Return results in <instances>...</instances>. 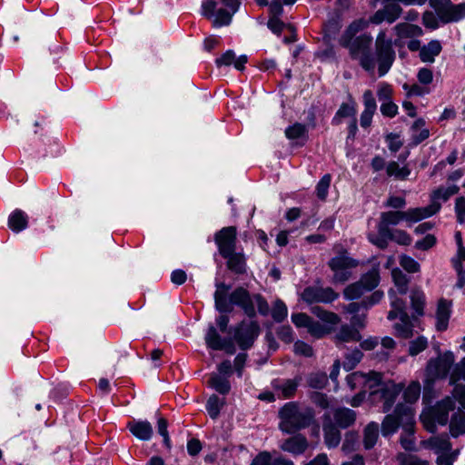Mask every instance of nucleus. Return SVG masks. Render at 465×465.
<instances>
[{
  "instance_id": "1",
  "label": "nucleus",
  "mask_w": 465,
  "mask_h": 465,
  "mask_svg": "<svg viewBox=\"0 0 465 465\" xmlns=\"http://www.w3.org/2000/svg\"><path fill=\"white\" fill-rule=\"evenodd\" d=\"M229 322H218V329L210 325L205 343L213 351H223L229 355L236 352L235 344L242 351L249 350L260 333L258 322H238L228 326Z\"/></svg>"
},
{
  "instance_id": "2",
  "label": "nucleus",
  "mask_w": 465,
  "mask_h": 465,
  "mask_svg": "<svg viewBox=\"0 0 465 465\" xmlns=\"http://www.w3.org/2000/svg\"><path fill=\"white\" fill-rule=\"evenodd\" d=\"M230 290L231 285L224 282L216 283L214 302L215 307L220 312H232L236 306L241 309L247 317L254 318L256 316V307L261 316L266 317L269 315V304L262 294H251L243 287H237L229 293Z\"/></svg>"
},
{
  "instance_id": "3",
  "label": "nucleus",
  "mask_w": 465,
  "mask_h": 465,
  "mask_svg": "<svg viewBox=\"0 0 465 465\" xmlns=\"http://www.w3.org/2000/svg\"><path fill=\"white\" fill-rule=\"evenodd\" d=\"M279 429L294 434L309 428L315 420V411L311 407L302 408L297 401L286 402L278 411Z\"/></svg>"
},
{
  "instance_id": "4",
  "label": "nucleus",
  "mask_w": 465,
  "mask_h": 465,
  "mask_svg": "<svg viewBox=\"0 0 465 465\" xmlns=\"http://www.w3.org/2000/svg\"><path fill=\"white\" fill-rule=\"evenodd\" d=\"M440 209V203H430L426 207L410 208L407 211H388L381 213L377 225L378 232L388 233L393 230L391 226L398 225L405 220L410 223H418L425 218L430 217Z\"/></svg>"
},
{
  "instance_id": "5",
  "label": "nucleus",
  "mask_w": 465,
  "mask_h": 465,
  "mask_svg": "<svg viewBox=\"0 0 465 465\" xmlns=\"http://www.w3.org/2000/svg\"><path fill=\"white\" fill-rule=\"evenodd\" d=\"M396 54L392 46V41L387 37L385 31H381L375 40V64H378V74L381 77L385 75L392 66Z\"/></svg>"
},
{
  "instance_id": "6",
  "label": "nucleus",
  "mask_w": 465,
  "mask_h": 465,
  "mask_svg": "<svg viewBox=\"0 0 465 465\" xmlns=\"http://www.w3.org/2000/svg\"><path fill=\"white\" fill-rule=\"evenodd\" d=\"M372 37L369 35H361L346 47L352 59L359 60L360 65L367 72L372 73L375 68V60L370 53Z\"/></svg>"
},
{
  "instance_id": "7",
  "label": "nucleus",
  "mask_w": 465,
  "mask_h": 465,
  "mask_svg": "<svg viewBox=\"0 0 465 465\" xmlns=\"http://www.w3.org/2000/svg\"><path fill=\"white\" fill-rule=\"evenodd\" d=\"M430 5L444 24L458 22L465 18V3L454 5L450 0H430Z\"/></svg>"
},
{
  "instance_id": "8",
  "label": "nucleus",
  "mask_w": 465,
  "mask_h": 465,
  "mask_svg": "<svg viewBox=\"0 0 465 465\" xmlns=\"http://www.w3.org/2000/svg\"><path fill=\"white\" fill-rule=\"evenodd\" d=\"M329 267L334 272L333 279L335 282H344L351 277L350 269L358 265V262L348 255V252L343 250L339 255L331 258Z\"/></svg>"
},
{
  "instance_id": "9",
  "label": "nucleus",
  "mask_w": 465,
  "mask_h": 465,
  "mask_svg": "<svg viewBox=\"0 0 465 465\" xmlns=\"http://www.w3.org/2000/svg\"><path fill=\"white\" fill-rule=\"evenodd\" d=\"M453 363L454 354L451 351L429 360L426 366L427 378L432 381L446 378Z\"/></svg>"
},
{
  "instance_id": "10",
  "label": "nucleus",
  "mask_w": 465,
  "mask_h": 465,
  "mask_svg": "<svg viewBox=\"0 0 465 465\" xmlns=\"http://www.w3.org/2000/svg\"><path fill=\"white\" fill-rule=\"evenodd\" d=\"M214 242L222 257H228L236 249L237 230L234 226L222 228L214 234Z\"/></svg>"
},
{
  "instance_id": "11",
  "label": "nucleus",
  "mask_w": 465,
  "mask_h": 465,
  "mask_svg": "<svg viewBox=\"0 0 465 465\" xmlns=\"http://www.w3.org/2000/svg\"><path fill=\"white\" fill-rule=\"evenodd\" d=\"M383 297V292L376 291L372 292L368 298L364 299L361 302H351L344 307V311L351 315V320H361V317H366V312L369 307L378 303Z\"/></svg>"
},
{
  "instance_id": "12",
  "label": "nucleus",
  "mask_w": 465,
  "mask_h": 465,
  "mask_svg": "<svg viewBox=\"0 0 465 465\" xmlns=\"http://www.w3.org/2000/svg\"><path fill=\"white\" fill-rule=\"evenodd\" d=\"M339 322H294L298 328H306L307 331L315 339H321L335 331V324Z\"/></svg>"
},
{
  "instance_id": "13",
  "label": "nucleus",
  "mask_w": 465,
  "mask_h": 465,
  "mask_svg": "<svg viewBox=\"0 0 465 465\" xmlns=\"http://www.w3.org/2000/svg\"><path fill=\"white\" fill-rule=\"evenodd\" d=\"M302 381V375H296L293 379H275L272 386L281 394L282 399H292L296 395L297 389Z\"/></svg>"
},
{
  "instance_id": "14",
  "label": "nucleus",
  "mask_w": 465,
  "mask_h": 465,
  "mask_svg": "<svg viewBox=\"0 0 465 465\" xmlns=\"http://www.w3.org/2000/svg\"><path fill=\"white\" fill-rule=\"evenodd\" d=\"M309 447L307 438L301 433H294L293 436L284 440L280 448L282 450L289 452L294 456L303 454Z\"/></svg>"
},
{
  "instance_id": "15",
  "label": "nucleus",
  "mask_w": 465,
  "mask_h": 465,
  "mask_svg": "<svg viewBox=\"0 0 465 465\" xmlns=\"http://www.w3.org/2000/svg\"><path fill=\"white\" fill-rule=\"evenodd\" d=\"M322 430L324 433V441L329 448H335L341 442V431L331 420L329 413H324L322 416Z\"/></svg>"
},
{
  "instance_id": "16",
  "label": "nucleus",
  "mask_w": 465,
  "mask_h": 465,
  "mask_svg": "<svg viewBox=\"0 0 465 465\" xmlns=\"http://www.w3.org/2000/svg\"><path fill=\"white\" fill-rule=\"evenodd\" d=\"M426 449L431 450L435 454L440 455L452 450V443L448 434L432 436L423 441Z\"/></svg>"
},
{
  "instance_id": "17",
  "label": "nucleus",
  "mask_w": 465,
  "mask_h": 465,
  "mask_svg": "<svg viewBox=\"0 0 465 465\" xmlns=\"http://www.w3.org/2000/svg\"><path fill=\"white\" fill-rule=\"evenodd\" d=\"M454 404L450 398H446L430 409L429 413L437 423L446 425L449 420V412L452 411Z\"/></svg>"
},
{
  "instance_id": "18",
  "label": "nucleus",
  "mask_w": 465,
  "mask_h": 465,
  "mask_svg": "<svg viewBox=\"0 0 465 465\" xmlns=\"http://www.w3.org/2000/svg\"><path fill=\"white\" fill-rule=\"evenodd\" d=\"M356 417V412L351 409L337 408L333 411V423L340 429H347L355 423Z\"/></svg>"
},
{
  "instance_id": "19",
  "label": "nucleus",
  "mask_w": 465,
  "mask_h": 465,
  "mask_svg": "<svg viewBox=\"0 0 465 465\" xmlns=\"http://www.w3.org/2000/svg\"><path fill=\"white\" fill-rule=\"evenodd\" d=\"M250 465H294V463L282 455L273 458L271 452L264 450L257 454Z\"/></svg>"
},
{
  "instance_id": "20",
  "label": "nucleus",
  "mask_w": 465,
  "mask_h": 465,
  "mask_svg": "<svg viewBox=\"0 0 465 465\" xmlns=\"http://www.w3.org/2000/svg\"><path fill=\"white\" fill-rule=\"evenodd\" d=\"M403 385L397 384L393 381L385 382V394L382 405V411L388 412L394 405L399 394L402 391Z\"/></svg>"
},
{
  "instance_id": "21",
  "label": "nucleus",
  "mask_w": 465,
  "mask_h": 465,
  "mask_svg": "<svg viewBox=\"0 0 465 465\" xmlns=\"http://www.w3.org/2000/svg\"><path fill=\"white\" fill-rule=\"evenodd\" d=\"M358 327L350 324H344L341 326L339 333L336 335V339L340 341H360L361 335L359 329L364 328L363 322H356Z\"/></svg>"
},
{
  "instance_id": "22",
  "label": "nucleus",
  "mask_w": 465,
  "mask_h": 465,
  "mask_svg": "<svg viewBox=\"0 0 465 465\" xmlns=\"http://www.w3.org/2000/svg\"><path fill=\"white\" fill-rule=\"evenodd\" d=\"M126 427L134 436L142 440H148L153 435L152 425L146 420L129 421Z\"/></svg>"
},
{
  "instance_id": "23",
  "label": "nucleus",
  "mask_w": 465,
  "mask_h": 465,
  "mask_svg": "<svg viewBox=\"0 0 465 465\" xmlns=\"http://www.w3.org/2000/svg\"><path fill=\"white\" fill-rule=\"evenodd\" d=\"M396 413L403 416L401 425L406 435L412 436L415 431V421L411 409L409 406L400 403L396 406Z\"/></svg>"
},
{
  "instance_id": "24",
  "label": "nucleus",
  "mask_w": 465,
  "mask_h": 465,
  "mask_svg": "<svg viewBox=\"0 0 465 465\" xmlns=\"http://www.w3.org/2000/svg\"><path fill=\"white\" fill-rule=\"evenodd\" d=\"M402 417L401 414L396 413V409L392 414L386 415L381 422V434L388 437L395 433L402 422Z\"/></svg>"
},
{
  "instance_id": "25",
  "label": "nucleus",
  "mask_w": 465,
  "mask_h": 465,
  "mask_svg": "<svg viewBox=\"0 0 465 465\" xmlns=\"http://www.w3.org/2000/svg\"><path fill=\"white\" fill-rule=\"evenodd\" d=\"M227 260V268L236 274H242L246 272V262L242 252H232Z\"/></svg>"
},
{
  "instance_id": "26",
  "label": "nucleus",
  "mask_w": 465,
  "mask_h": 465,
  "mask_svg": "<svg viewBox=\"0 0 465 465\" xmlns=\"http://www.w3.org/2000/svg\"><path fill=\"white\" fill-rule=\"evenodd\" d=\"M28 225V216L20 209L15 210L8 218V227L15 232L25 230Z\"/></svg>"
},
{
  "instance_id": "27",
  "label": "nucleus",
  "mask_w": 465,
  "mask_h": 465,
  "mask_svg": "<svg viewBox=\"0 0 465 465\" xmlns=\"http://www.w3.org/2000/svg\"><path fill=\"white\" fill-rule=\"evenodd\" d=\"M441 49L440 43L437 40H432L420 49V58L424 63H433L435 56L440 54Z\"/></svg>"
},
{
  "instance_id": "28",
  "label": "nucleus",
  "mask_w": 465,
  "mask_h": 465,
  "mask_svg": "<svg viewBox=\"0 0 465 465\" xmlns=\"http://www.w3.org/2000/svg\"><path fill=\"white\" fill-rule=\"evenodd\" d=\"M410 320L406 311L405 302L394 296L391 300V310L389 312L388 320Z\"/></svg>"
},
{
  "instance_id": "29",
  "label": "nucleus",
  "mask_w": 465,
  "mask_h": 465,
  "mask_svg": "<svg viewBox=\"0 0 465 465\" xmlns=\"http://www.w3.org/2000/svg\"><path fill=\"white\" fill-rule=\"evenodd\" d=\"M411 303L414 311V317H422L424 315L425 294L420 289H413L411 292Z\"/></svg>"
},
{
  "instance_id": "30",
  "label": "nucleus",
  "mask_w": 465,
  "mask_h": 465,
  "mask_svg": "<svg viewBox=\"0 0 465 465\" xmlns=\"http://www.w3.org/2000/svg\"><path fill=\"white\" fill-rule=\"evenodd\" d=\"M382 2L384 5L382 10L387 17V22L392 24L402 13V8L399 4L401 2L398 0H383Z\"/></svg>"
},
{
  "instance_id": "31",
  "label": "nucleus",
  "mask_w": 465,
  "mask_h": 465,
  "mask_svg": "<svg viewBox=\"0 0 465 465\" xmlns=\"http://www.w3.org/2000/svg\"><path fill=\"white\" fill-rule=\"evenodd\" d=\"M379 437V424L376 422H370L363 430V446L366 450H371L374 447Z\"/></svg>"
},
{
  "instance_id": "32",
  "label": "nucleus",
  "mask_w": 465,
  "mask_h": 465,
  "mask_svg": "<svg viewBox=\"0 0 465 465\" xmlns=\"http://www.w3.org/2000/svg\"><path fill=\"white\" fill-rule=\"evenodd\" d=\"M386 173L389 177L405 180L410 175L411 170L407 165L401 167L399 163L391 161L386 165Z\"/></svg>"
},
{
  "instance_id": "33",
  "label": "nucleus",
  "mask_w": 465,
  "mask_h": 465,
  "mask_svg": "<svg viewBox=\"0 0 465 465\" xmlns=\"http://www.w3.org/2000/svg\"><path fill=\"white\" fill-rule=\"evenodd\" d=\"M397 35L401 38L420 36L422 35V29L416 25L401 23L395 26Z\"/></svg>"
},
{
  "instance_id": "34",
  "label": "nucleus",
  "mask_w": 465,
  "mask_h": 465,
  "mask_svg": "<svg viewBox=\"0 0 465 465\" xmlns=\"http://www.w3.org/2000/svg\"><path fill=\"white\" fill-rule=\"evenodd\" d=\"M450 431L454 438L465 433V413L454 414L451 417Z\"/></svg>"
},
{
  "instance_id": "35",
  "label": "nucleus",
  "mask_w": 465,
  "mask_h": 465,
  "mask_svg": "<svg viewBox=\"0 0 465 465\" xmlns=\"http://www.w3.org/2000/svg\"><path fill=\"white\" fill-rule=\"evenodd\" d=\"M359 282L365 287V291L370 292L373 290L380 282L379 270L376 268L371 269L363 274Z\"/></svg>"
},
{
  "instance_id": "36",
  "label": "nucleus",
  "mask_w": 465,
  "mask_h": 465,
  "mask_svg": "<svg viewBox=\"0 0 465 465\" xmlns=\"http://www.w3.org/2000/svg\"><path fill=\"white\" fill-rule=\"evenodd\" d=\"M328 384V376L325 372H312L307 377V385L310 388L322 390Z\"/></svg>"
},
{
  "instance_id": "37",
  "label": "nucleus",
  "mask_w": 465,
  "mask_h": 465,
  "mask_svg": "<svg viewBox=\"0 0 465 465\" xmlns=\"http://www.w3.org/2000/svg\"><path fill=\"white\" fill-rule=\"evenodd\" d=\"M383 235L389 236L390 241L395 242L399 245L408 246L412 242L411 235L401 229H393Z\"/></svg>"
},
{
  "instance_id": "38",
  "label": "nucleus",
  "mask_w": 465,
  "mask_h": 465,
  "mask_svg": "<svg viewBox=\"0 0 465 465\" xmlns=\"http://www.w3.org/2000/svg\"><path fill=\"white\" fill-rule=\"evenodd\" d=\"M209 385L213 388L217 392L221 394H228L231 390V384L230 381L223 377H221L219 375H213L209 381Z\"/></svg>"
},
{
  "instance_id": "39",
  "label": "nucleus",
  "mask_w": 465,
  "mask_h": 465,
  "mask_svg": "<svg viewBox=\"0 0 465 465\" xmlns=\"http://www.w3.org/2000/svg\"><path fill=\"white\" fill-rule=\"evenodd\" d=\"M412 322H396L393 326L394 335L401 339H410L413 336Z\"/></svg>"
},
{
  "instance_id": "40",
  "label": "nucleus",
  "mask_w": 465,
  "mask_h": 465,
  "mask_svg": "<svg viewBox=\"0 0 465 465\" xmlns=\"http://www.w3.org/2000/svg\"><path fill=\"white\" fill-rule=\"evenodd\" d=\"M383 374L381 372H377L374 371H370L368 374H365V379L363 382L368 390L372 391L377 388L381 387L384 383L382 381Z\"/></svg>"
},
{
  "instance_id": "41",
  "label": "nucleus",
  "mask_w": 465,
  "mask_h": 465,
  "mask_svg": "<svg viewBox=\"0 0 465 465\" xmlns=\"http://www.w3.org/2000/svg\"><path fill=\"white\" fill-rule=\"evenodd\" d=\"M331 182L330 173L324 174L316 185V195L321 201H325Z\"/></svg>"
},
{
  "instance_id": "42",
  "label": "nucleus",
  "mask_w": 465,
  "mask_h": 465,
  "mask_svg": "<svg viewBox=\"0 0 465 465\" xmlns=\"http://www.w3.org/2000/svg\"><path fill=\"white\" fill-rule=\"evenodd\" d=\"M420 394V385L419 381H412L403 391V399L408 403L415 402Z\"/></svg>"
},
{
  "instance_id": "43",
  "label": "nucleus",
  "mask_w": 465,
  "mask_h": 465,
  "mask_svg": "<svg viewBox=\"0 0 465 465\" xmlns=\"http://www.w3.org/2000/svg\"><path fill=\"white\" fill-rule=\"evenodd\" d=\"M223 405V402H221L219 397L215 394H213L208 399L206 403V410L213 420H215L219 416Z\"/></svg>"
},
{
  "instance_id": "44",
  "label": "nucleus",
  "mask_w": 465,
  "mask_h": 465,
  "mask_svg": "<svg viewBox=\"0 0 465 465\" xmlns=\"http://www.w3.org/2000/svg\"><path fill=\"white\" fill-rule=\"evenodd\" d=\"M428 347V341L424 336H419L417 339L412 340L409 343V355L416 356Z\"/></svg>"
},
{
  "instance_id": "45",
  "label": "nucleus",
  "mask_w": 465,
  "mask_h": 465,
  "mask_svg": "<svg viewBox=\"0 0 465 465\" xmlns=\"http://www.w3.org/2000/svg\"><path fill=\"white\" fill-rule=\"evenodd\" d=\"M452 302L441 298L438 302L437 320H449L451 314Z\"/></svg>"
},
{
  "instance_id": "46",
  "label": "nucleus",
  "mask_w": 465,
  "mask_h": 465,
  "mask_svg": "<svg viewBox=\"0 0 465 465\" xmlns=\"http://www.w3.org/2000/svg\"><path fill=\"white\" fill-rule=\"evenodd\" d=\"M460 188L457 185H451L447 188H439L433 192V203H438L436 200L441 199L447 201L450 196L458 193Z\"/></svg>"
},
{
  "instance_id": "47",
  "label": "nucleus",
  "mask_w": 465,
  "mask_h": 465,
  "mask_svg": "<svg viewBox=\"0 0 465 465\" xmlns=\"http://www.w3.org/2000/svg\"><path fill=\"white\" fill-rule=\"evenodd\" d=\"M363 353L361 350H353L345 355V360L343 362L344 368L347 370H352L361 361Z\"/></svg>"
},
{
  "instance_id": "48",
  "label": "nucleus",
  "mask_w": 465,
  "mask_h": 465,
  "mask_svg": "<svg viewBox=\"0 0 465 465\" xmlns=\"http://www.w3.org/2000/svg\"><path fill=\"white\" fill-rule=\"evenodd\" d=\"M307 132L306 126L300 123H295L294 124L289 126L285 130V135L290 140L298 139L305 135Z\"/></svg>"
},
{
  "instance_id": "49",
  "label": "nucleus",
  "mask_w": 465,
  "mask_h": 465,
  "mask_svg": "<svg viewBox=\"0 0 465 465\" xmlns=\"http://www.w3.org/2000/svg\"><path fill=\"white\" fill-rule=\"evenodd\" d=\"M365 287L358 281L347 286L344 290V296L352 300L361 297L365 292Z\"/></svg>"
},
{
  "instance_id": "50",
  "label": "nucleus",
  "mask_w": 465,
  "mask_h": 465,
  "mask_svg": "<svg viewBox=\"0 0 465 465\" xmlns=\"http://www.w3.org/2000/svg\"><path fill=\"white\" fill-rule=\"evenodd\" d=\"M355 114H356V110L353 106H351L350 104L343 103L340 106L335 116L333 117L332 124H339L341 123V118L354 116Z\"/></svg>"
},
{
  "instance_id": "51",
  "label": "nucleus",
  "mask_w": 465,
  "mask_h": 465,
  "mask_svg": "<svg viewBox=\"0 0 465 465\" xmlns=\"http://www.w3.org/2000/svg\"><path fill=\"white\" fill-rule=\"evenodd\" d=\"M309 398L314 405L322 410H327L330 407L329 397L325 393L312 391L309 394Z\"/></svg>"
},
{
  "instance_id": "52",
  "label": "nucleus",
  "mask_w": 465,
  "mask_h": 465,
  "mask_svg": "<svg viewBox=\"0 0 465 465\" xmlns=\"http://www.w3.org/2000/svg\"><path fill=\"white\" fill-rule=\"evenodd\" d=\"M288 314L287 306L282 300H276L272 309V317L273 320H285Z\"/></svg>"
},
{
  "instance_id": "53",
  "label": "nucleus",
  "mask_w": 465,
  "mask_h": 465,
  "mask_svg": "<svg viewBox=\"0 0 465 465\" xmlns=\"http://www.w3.org/2000/svg\"><path fill=\"white\" fill-rule=\"evenodd\" d=\"M400 265L411 273L418 272L420 269L419 262L407 255H401L400 257Z\"/></svg>"
},
{
  "instance_id": "54",
  "label": "nucleus",
  "mask_w": 465,
  "mask_h": 465,
  "mask_svg": "<svg viewBox=\"0 0 465 465\" xmlns=\"http://www.w3.org/2000/svg\"><path fill=\"white\" fill-rule=\"evenodd\" d=\"M461 379L465 380V357L462 358L461 361L455 365L450 376V383L455 384Z\"/></svg>"
},
{
  "instance_id": "55",
  "label": "nucleus",
  "mask_w": 465,
  "mask_h": 465,
  "mask_svg": "<svg viewBox=\"0 0 465 465\" xmlns=\"http://www.w3.org/2000/svg\"><path fill=\"white\" fill-rule=\"evenodd\" d=\"M393 94V89L388 83H381L378 85L377 96L380 102L391 101Z\"/></svg>"
},
{
  "instance_id": "56",
  "label": "nucleus",
  "mask_w": 465,
  "mask_h": 465,
  "mask_svg": "<svg viewBox=\"0 0 465 465\" xmlns=\"http://www.w3.org/2000/svg\"><path fill=\"white\" fill-rule=\"evenodd\" d=\"M168 421L165 418L161 417L157 420V430L158 433L163 438L164 446L170 450L171 449V440L169 437V433L167 430Z\"/></svg>"
},
{
  "instance_id": "57",
  "label": "nucleus",
  "mask_w": 465,
  "mask_h": 465,
  "mask_svg": "<svg viewBox=\"0 0 465 465\" xmlns=\"http://www.w3.org/2000/svg\"><path fill=\"white\" fill-rule=\"evenodd\" d=\"M392 277L395 285L399 288L400 292L401 293H406L409 283V279L407 276L403 274L400 270H393Z\"/></svg>"
},
{
  "instance_id": "58",
  "label": "nucleus",
  "mask_w": 465,
  "mask_h": 465,
  "mask_svg": "<svg viewBox=\"0 0 465 465\" xmlns=\"http://www.w3.org/2000/svg\"><path fill=\"white\" fill-rule=\"evenodd\" d=\"M460 450L458 449L452 450L450 452L438 455L436 459L437 465H453L457 460Z\"/></svg>"
},
{
  "instance_id": "59",
  "label": "nucleus",
  "mask_w": 465,
  "mask_h": 465,
  "mask_svg": "<svg viewBox=\"0 0 465 465\" xmlns=\"http://www.w3.org/2000/svg\"><path fill=\"white\" fill-rule=\"evenodd\" d=\"M380 110L383 116L393 118L398 114V105L391 100L381 103Z\"/></svg>"
},
{
  "instance_id": "60",
  "label": "nucleus",
  "mask_w": 465,
  "mask_h": 465,
  "mask_svg": "<svg viewBox=\"0 0 465 465\" xmlns=\"http://www.w3.org/2000/svg\"><path fill=\"white\" fill-rule=\"evenodd\" d=\"M437 242V239L433 234H427L423 239L417 241L414 247L417 250L427 251L432 248Z\"/></svg>"
},
{
  "instance_id": "61",
  "label": "nucleus",
  "mask_w": 465,
  "mask_h": 465,
  "mask_svg": "<svg viewBox=\"0 0 465 465\" xmlns=\"http://www.w3.org/2000/svg\"><path fill=\"white\" fill-rule=\"evenodd\" d=\"M294 352L298 355L304 357H312L313 355V349L311 345L304 341H297L294 343Z\"/></svg>"
},
{
  "instance_id": "62",
  "label": "nucleus",
  "mask_w": 465,
  "mask_h": 465,
  "mask_svg": "<svg viewBox=\"0 0 465 465\" xmlns=\"http://www.w3.org/2000/svg\"><path fill=\"white\" fill-rule=\"evenodd\" d=\"M368 239L372 244L376 245L381 250H384L388 247V242L390 241L389 236H385L381 232H378L377 235L369 234Z\"/></svg>"
},
{
  "instance_id": "63",
  "label": "nucleus",
  "mask_w": 465,
  "mask_h": 465,
  "mask_svg": "<svg viewBox=\"0 0 465 465\" xmlns=\"http://www.w3.org/2000/svg\"><path fill=\"white\" fill-rule=\"evenodd\" d=\"M406 205V200L404 197L391 195L388 197L384 203L385 207L393 208L396 211L404 208Z\"/></svg>"
},
{
  "instance_id": "64",
  "label": "nucleus",
  "mask_w": 465,
  "mask_h": 465,
  "mask_svg": "<svg viewBox=\"0 0 465 465\" xmlns=\"http://www.w3.org/2000/svg\"><path fill=\"white\" fill-rule=\"evenodd\" d=\"M365 379V373L355 371L352 372L346 377L347 385L351 388V390H355L358 384L363 382Z\"/></svg>"
}]
</instances>
